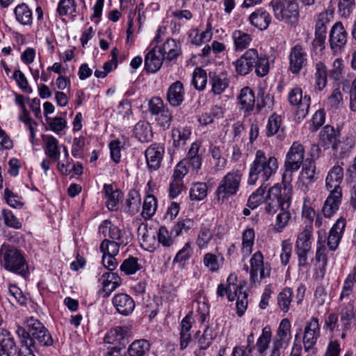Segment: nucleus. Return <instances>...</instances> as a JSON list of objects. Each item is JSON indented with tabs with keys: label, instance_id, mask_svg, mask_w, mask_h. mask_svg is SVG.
<instances>
[{
	"label": "nucleus",
	"instance_id": "nucleus-4",
	"mask_svg": "<svg viewBox=\"0 0 356 356\" xmlns=\"http://www.w3.org/2000/svg\"><path fill=\"white\" fill-rule=\"evenodd\" d=\"M278 169V161L273 156H267L262 150H257L255 158L250 165L248 183L255 185L258 180L265 183L275 174Z\"/></svg>",
	"mask_w": 356,
	"mask_h": 356
},
{
	"label": "nucleus",
	"instance_id": "nucleus-27",
	"mask_svg": "<svg viewBox=\"0 0 356 356\" xmlns=\"http://www.w3.org/2000/svg\"><path fill=\"white\" fill-rule=\"evenodd\" d=\"M340 321L343 331L350 329L351 323L355 318V310L353 301L343 304L339 311Z\"/></svg>",
	"mask_w": 356,
	"mask_h": 356
},
{
	"label": "nucleus",
	"instance_id": "nucleus-55",
	"mask_svg": "<svg viewBox=\"0 0 356 356\" xmlns=\"http://www.w3.org/2000/svg\"><path fill=\"white\" fill-rule=\"evenodd\" d=\"M207 186L204 183L193 184L190 191V197L192 200H202L207 195Z\"/></svg>",
	"mask_w": 356,
	"mask_h": 356
},
{
	"label": "nucleus",
	"instance_id": "nucleus-5",
	"mask_svg": "<svg viewBox=\"0 0 356 356\" xmlns=\"http://www.w3.org/2000/svg\"><path fill=\"white\" fill-rule=\"evenodd\" d=\"M99 232L105 238L100 246L107 252H119L121 247H125L129 242V236L124 229L119 228L109 220H104L99 227Z\"/></svg>",
	"mask_w": 356,
	"mask_h": 356
},
{
	"label": "nucleus",
	"instance_id": "nucleus-22",
	"mask_svg": "<svg viewBox=\"0 0 356 356\" xmlns=\"http://www.w3.org/2000/svg\"><path fill=\"white\" fill-rule=\"evenodd\" d=\"M325 203L323 204L322 211L325 217H332L338 210L342 200V193L337 191H330Z\"/></svg>",
	"mask_w": 356,
	"mask_h": 356
},
{
	"label": "nucleus",
	"instance_id": "nucleus-58",
	"mask_svg": "<svg viewBox=\"0 0 356 356\" xmlns=\"http://www.w3.org/2000/svg\"><path fill=\"white\" fill-rule=\"evenodd\" d=\"M193 220L189 218L179 220L172 227L171 230V234H174L175 236H178L183 232H187L193 227Z\"/></svg>",
	"mask_w": 356,
	"mask_h": 356
},
{
	"label": "nucleus",
	"instance_id": "nucleus-3",
	"mask_svg": "<svg viewBox=\"0 0 356 356\" xmlns=\"http://www.w3.org/2000/svg\"><path fill=\"white\" fill-rule=\"evenodd\" d=\"M233 65L237 74L243 76L248 74L254 67L257 75L263 77L268 73L270 68L268 57L259 54L254 48L248 49Z\"/></svg>",
	"mask_w": 356,
	"mask_h": 356
},
{
	"label": "nucleus",
	"instance_id": "nucleus-23",
	"mask_svg": "<svg viewBox=\"0 0 356 356\" xmlns=\"http://www.w3.org/2000/svg\"><path fill=\"white\" fill-rule=\"evenodd\" d=\"M166 97L171 106L174 107L180 106L184 99L183 83L179 81L172 83L168 89Z\"/></svg>",
	"mask_w": 356,
	"mask_h": 356
},
{
	"label": "nucleus",
	"instance_id": "nucleus-53",
	"mask_svg": "<svg viewBox=\"0 0 356 356\" xmlns=\"http://www.w3.org/2000/svg\"><path fill=\"white\" fill-rule=\"evenodd\" d=\"M267 188V186L264 184L257 188L248 198V206L251 209L257 207L264 200V195Z\"/></svg>",
	"mask_w": 356,
	"mask_h": 356
},
{
	"label": "nucleus",
	"instance_id": "nucleus-33",
	"mask_svg": "<svg viewBox=\"0 0 356 356\" xmlns=\"http://www.w3.org/2000/svg\"><path fill=\"white\" fill-rule=\"evenodd\" d=\"M301 178L307 184L314 182L316 179V168L313 159H307L302 164Z\"/></svg>",
	"mask_w": 356,
	"mask_h": 356
},
{
	"label": "nucleus",
	"instance_id": "nucleus-54",
	"mask_svg": "<svg viewBox=\"0 0 356 356\" xmlns=\"http://www.w3.org/2000/svg\"><path fill=\"white\" fill-rule=\"evenodd\" d=\"M1 216L4 224L7 227L16 229H20L22 227V222L11 211L8 209H3L1 211Z\"/></svg>",
	"mask_w": 356,
	"mask_h": 356
},
{
	"label": "nucleus",
	"instance_id": "nucleus-11",
	"mask_svg": "<svg viewBox=\"0 0 356 356\" xmlns=\"http://www.w3.org/2000/svg\"><path fill=\"white\" fill-rule=\"evenodd\" d=\"M290 104L297 106V115L298 118H304L308 113L310 106V97L305 95L302 96V90L300 88H294L288 95Z\"/></svg>",
	"mask_w": 356,
	"mask_h": 356
},
{
	"label": "nucleus",
	"instance_id": "nucleus-45",
	"mask_svg": "<svg viewBox=\"0 0 356 356\" xmlns=\"http://www.w3.org/2000/svg\"><path fill=\"white\" fill-rule=\"evenodd\" d=\"M271 330L268 326H266L262 330L261 336L258 338L256 346L259 354H264L268 348L271 340Z\"/></svg>",
	"mask_w": 356,
	"mask_h": 356
},
{
	"label": "nucleus",
	"instance_id": "nucleus-9",
	"mask_svg": "<svg viewBox=\"0 0 356 356\" xmlns=\"http://www.w3.org/2000/svg\"><path fill=\"white\" fill-rule=\"evenodd\" d=\"M241 178L242 174L238 170L228 172L224 176L216 191L218 200L224 202L235 195L239 189Z\"/></svg>",
	"mask_w": 356,
	"mask_h": 356
},
{
	"label": "nucleus",
	"instance_id": "nucleus-19",
	"mask_svg": "<svg viewBox=\"0 0 356 356\" xmlns=\"http://www.w3.org/2000/svg\"><path fill=\"white\" fill-rule=\"evenodd\" d=\"M343 179V170L339 165H334L328 172L325 179L326 188L330 191L342 193L341 183Z\"/></svg>",
	"mask_w": 356,
	"mask_h": 356
},
{
	"label": "nucleus",
	"instance_id": "nucleus-44",
	"mask_svg": "<svg viewBox=\"0 0 356 356\" xmlns=\"http://www.w3.org/2000/svg\"><path fill=\"white\" fill-rule=\"evenodd\" d=\"M293 296V290L291 288L286 287L277 296V303L280 309L284 312H287L289 310L290 305Z\"/></svg>",
	"mask_w": 356,
	"mask_h": 356
},
{
	"label": "nucleus",
	"instance_id": "nucleus-37",
	"mask_svg": "<svg viewBox=\"0 0 356 356\" xmlns=\"http://www.w3.org/2000/svg\"><path fill=\"white\" fill-rule=\"evenodd\" d=\"M191 135V129L188 127L174 128L172 130L173 144L175 147H179L186 144Z\"/></svg>",
	"mask_w": 356,
	"mask_h": 356
},
{
	"label": "nucleus",
	"instance_id": "nucleus-46",
	"mask_svg": "<svg viewBox=\"0 0 356 356\" xmlns=\"http://www.w3.org/2000/svg\"><path fill=\"white\" fill-rule=\"evenodd\" d=\"M327 72L324 63L318 62L316 64V87L322 90L327 84Z\"/></svg>",
	"mask_w": 356,
	"mask_h": 356
},
{
	"label": "nucleus",
	"instance_id": "nucleus-15",
	"mask_svg": "<svg viewBox=\"0 0 356 356\" xmlns=\"http://www.w3.org/2000/svg\"><path fill=\"white\" fill-rule=\"evenodd\" d=\"M330 47L334 53L341 51L347 42V33L341 22H337L330 33Z\"/></svg>",
	"mask_w": 356,
	"mask_h": 356
},
{
	"label": "nucleus",
	"instance_id": "nucleus-56",
	"mask_svg": "<svg viewBox=\"0 0 356 356\" xmlns=\"http://www.w3.org/2000/svg\"><path fill=\"white\" fill-rule=\"evenodd\" d=\"M99 250L101 252L103 253L102 257V264L104 266L108 269L109 270H113L117 267L118 263L115 259V256L119 253H112L109 252H107L106 250L104 248L102 249V247H99Z\"/></svg>",
	"mask_w": 356,
	"mask_h": 356
},
{
	"label": "nucleus",
	"instance_id": "nucleus-6",
	"mask_svg": "<svg viewBox=\"0 0 356 356\" xmlns=\"http://www.w3.org/2000/svg\"><path fill=\"white\" fill-rule=\"evenodd\" d=\"M0 262L8 271L26 277L29 274L28 264L21 251L16 248L3 245L0 249Z\"/></svg>",
	"mask_w": 356,
	"mask_h": 356
},
{
	"label": "nucleus",
	"instance_id": "nucleus-47",
	"mask_svg": "<svg viewBox=\"0 0 356 356\" xmlns=\"http://www.w3.org/2000/svg\"><path fill=\"white\" fill-rule=\"evenodd\" d=\"M142 268V266L138 263V259L134 257H129L124 260L120 266L121 271L126 275H132Z\"/></svg>",
	"mask_w": 356,
	"mask_h": 356
},
{
	"label": "nucleus",
	"instance_id": "nucleus-26",
	"mask_svg": "<svg viewBox=\"0 0 356 356\" xmlns=\"http://www.w3.org/2000/svg\"><path fill=\"white\" fill-rule=\"evenodd\" d=\"M250 23L254 27L266 30L271 22V16L263 8L257 9L249 16Z\"/></svg>",
	"mask_w": 356,
	"mask_h": 356
},
{
	"label": "nucleus",
	"instance_id": "nucleus-8",
	"mask_svg": "<svg viewBox=\"0 0 356 356\" xmlns=\"http://www.w3.org/2000/svg\"><path fill=\"white\" fill-rule=\"evenodd\" d=\"M305 148L298 142H293L288 151L284 161V172L282 175L283 186H291L293 172L297 171L304 163Z\"/></svg>",
	"mask_w": 356,
	"mask_h": 356
},
{
	"label": "nucleus",
	"instance_id": "nucleus-41",
	"mask_svg": "<svg viewBox=\"0 0 356 356\" xmlns=\"http://www.w3.org/2000/svg\"><path fill=\"white\" fill-rule=\"evenodd\" d=\"M318 239L317 242V249L316 252V259L318 262H322L323 266L327 264L326 247L324 245L326 238V232L324 229L318 232Z\"/></svg>",
	"mask_w": 356,
	"mask_h": 356
},
{
	"label": "nucleus",
	"instance_id": "nucleus-25",
	"mask_svg": "<svg viewBox=\"0 0 356 356\" xmlns=\"http://www.w3.org/2000/svg\"><path fill=\"white\" fill-rule=\"evenodd\" d=\"M100 281L102 284L104 297H108L122 284V280L118 275L111 272L104 273Z\"/></svg>",
	"mask_w": 356,
	"mask_h": 356
},
{
	"label": "nucleus",
	"instance_id": "nucleus-29",
	"mask_svg": "<svg viewBox=\"0 0 356 356\" xmlns=\"http://www.w3.org/2000/svg\"><path fill=\"white\" fill-rule=\"evenodd\" d=\"M339 137V131L330 125L325 126L319 134L320 142L325 148L336 147V143Z\"/></svg>",
	"mask_w": 356,
	"mask_h": 356
},
{
	"label": "nucleus",
	"instance_id": "nucleus-51",
	"mask_svg": "<svg viewBox=\"0 0 356 356\" xmlns=\"http://www.w3.org/2000/svg\"><path fill=\"white\" fill-rule=\"evenodd\" d=\"M156 209V200L154 195H147L144 202L143 206L142 215L145 218L152 217Z\"/></svg>",
	"mask_w": 356,
	"mask_h": 356
},
{
	"label": "nucleus",
	"instance_id": "nucleus-40",
	"mask_svg": "<svg viewBox=\"0 0 356 356\" xmlns=\"http://www.w3.org/2000/svg\"><path fill=\"white\" fill-rule=\"evenodd\" d=\"M232 38L236 51H242L246 49L252 41V37L250 34L240 30L234 31Z\"/></svg>",
	"mask_w": 356,
	"mask_h": 356
},
{
	"label": "nucleus",
	"instance_id": "nucleus-57",
	"mask_svg": "<svg viewBox=\"0 0 356 356\" xmlns=\"http://www.w3.org/2000/svg\"><path fill=\"white\" fill-rule=\"evenodd\" d=\"M4 199L7 204L13 208L20 209L24 206L22 197L13 193L8 188L4 190Z\"/></svg>",
	"mask_w": 356,
	"mask_h": 356
},
{
	"label": "nucleus",
	"instance_id": "nucleus-10",
	"mask_svg": "<svg viewBox=\"0 0 356 356\" xmlns=\"http://www.w3.org/2000/svg\"><path fill=\"white\" fill-rule=\"evenodd\" d=\"M312 225H308L298 236L295 248L299 266H305L307 263V254L312 248Z\"/></svg>",
	"mask_w": 356,
	"mask_h": 356
},
{
	"label": "nucleus",
	"instance_id": "nucleus-42",
	"mask_svg": "<svg viewBox=\"0 0 356 356\" xmlns=\"http://www.w3.org/2000/svg\"><path fill=\"white\" fill-rule=\"evenodd\" d=\"M15 14L17 20L22 24L29 25L32 23V12L26 4L18 5L15 8Z\"/></svg>",
	"mask_w": 356,
	"mask_h": 356
},
{
	"label": "nucleus",
	"instance_id": "nucleus-61",
	"mask_svg": "<svg viewBox=\"0 0 356 356\" xmlns=\"http://www.w3.org/2000/svg\"><path fill=\"white\" fill-rule=\"evenodd\" d=\"M76 4L74 0H60L57 11L60 15H71L75 11Z\"/></svg>",
	"mask_w": 356,
	"mask_h": 356
},
{
	"label": "nucleus",
	"instance_id": "nucleus-36",
	"mask_svg": "<svg viewBox=\"0 0 356 356\" xmlns=\"http://www.w3.org/2000/svg\"><path fill=\"white\" fill-rule=\"evenodd\" d=\"M104 193L107 197L106 202L108 209L115 210L121 197V191L118 189L114 190L111 184H104Z\"/></svg>",
	"mask_w": 356,
	"mask_h": 356
},
{
	"label": "nucleus",
	"instance_id": "nucleus-59",
	"mask_svg": "<svg viewBox=\"0 0 356 356\" xmlns=\"http://www.w3.org/2000/svg\"><path fill=\"white\" fill-rule=\"evenodd\" d=\"M157 124L163 129H168L171 125L172 121V115L167 108L163 111L161 113L156 115L155 118Z\"/></svg>",
	"mask_w": 356,
	"mask_h": 356
},
{
	"label": "nucleus",
	"instance_id": "nucleus-7",
	"mask_svg": "<svg viewBox=\"0 0 356 356\" xmlns=\"http://www.w3.org/2000/svg\"><path fill=\"white\" fill-rule=\"evenodd\" d=\"M275 18L291 26H296L299 21V8L296 0H272Z\"/></svg>",
	"mask_w": 356,
	"mask_h": 356
},
{
	"label": "nucleus",
	"instance_id": "nucleus-49",
	"mask_svg": "<svg viewBox=\"0 0 356 356\" xmlns=\"http://www.w3.org/2000/svg\"><path fill=\"white\" fill-rule=\"evenodd\" d=\"M254 231L252 228L245 229L243 233L242 250L245 254H250L254 241Z\"/></svg>",
	"mask_w": 356,
	"mask_h": 356
},
{
	"label": "nucleus",
	"instance_id": "nucleus-48",
	"mask_svg": "<svg viewBox=\"0 0 356 356\" xmlns=\"http://www.w3.org/2000/svg\"><path fill=\"white\" fill-rule=\"evenodd\" d=\"M243 286L241 283L239 284L238 291L236 296V309L237 314L238 316H242L248 306V293L245 291H243Z\"/></svg>",
	"mask_w": 356,
	"mask_h": 356
},
{
	"label": "nucleus",
	"instance_id": "nucleus-20",
	"mask_svg": "<svg viewBox=\"0 0 356 356\" xmlns=\"http://www.w3.org/2000/svg\"><path fill=\"white\" fill-rule=\"evenodd\" d=\"M131 337V328L128 326H119L111 330L105 337V341L110 343H119L124 348Z\"/></svg>",
	"mask_w": 356,
	"mask_h": 356
},
{
	"label": "nucleus",
	"instance_id": "nucleus-14",
	"mask_svg": "<svg viewBox=\"0 0 356 356\" xmlns=\"http://www.w3.org/2000/svg\"><path fill=\"white\" fill-rule=\"evenodd\" d=\"M320 337L318 319L313 317L306 324L304 330L303 344L306 352L312 349Z\"/></svg>",
	"mask_w": 356,
	"mask_h": 356
},
{
	"label": "nucleus",
	"instance_id": "nucleus-43",
	"mask_svg": "<svg viewBox=\"0 0 356 356\" xmlns=\"http://www.w3.org/2000/svg\"><path fill=\"white\" fill-rule=\"evenodd\" d=\"M355 143V137L352 135L346 136L340 140L339 138L336 143V147H333L332 150L339 154H343L349 151L354 147Z\"/></svg>",
	"mask_w": 356,
	"mask_h": 356
},
{
	"label": "nucleus",
	"instance_id": "nucleus-24",
	"mask_svg": "<svg viewBox=\"0 0 356 356\" xmlns=\"http://www.w3.org/2000/svg\"><path fill=\"white\" fill-rule=\"evenodd\" d=\"M15 350L14 337L8 330L0 328V356H11Z\"/></svg>",
	"mask_w": 356,
	"mask_h": 356
},
{
	"label": "nucleus",
	"instance_id": "nucleus-21",
	"mask_svg": "<svg viewBox=\"0 0 356 356\" xmlns=\"http://www.w3.org/2000/svg\"><path fill=\"white\" fill-rule=\"evenodd\" d=\"M163 54L156 47L149 51L145 57V69L147 72L154 73L162 66Z\"/></svg>",
	"mask_w": 356,
	"mask_h": 356
},
{
	"label": "nucleus",
	"instance_id": "nucleus-30",
	"mask_svg": "<svg viewBox=\"0 0 356 356\" xmlns=\"http://www.w3.org/2000/svg\"><path fill=\"white\" fill-rule=\"evenodd\" d=\"M209 76L212 87L211 91L215 95L222 94L228 87L229 80L226 73L222 72L217 74L215 72H210Z\"/></svg>",
	"mask_w": 356,
	"mask_h": 356
},
{
	"label": "nucleus",
	"instance_id": "nucleus-18",
	"mask_svg": "<svg viewBox=\"0 0 356 356\" xmlns=\"http://www.w3.org/2000/svg\"><path fill=\"white\" fill-rule=\"evenodd\" d=\"M346 225V219L341 217L336 221L330 230L329 236L327 238V243L330 250L334 251L338 248L342 238Z\"/></svg>",
	"mask_w": 356,
	"mask_h": 356
},
{
	"label": "nucleus",
	"instance_id": "nucleus-2",
	"mask_svg": "<svg viewBox=\"0 0 356 356\" xmlns=\"http://www.w3.org/2000/svg\"><path fill=\"white\" fill-rule=\"evenodd\" d=\"M19 339H22L35 349L41 350L53 345L54 340L47 328L38 319L33 317L26 320V329L21 325L17 326L15 331Z\"/></svg>",
	"mask_w": 356,
	"mask_h": 356
},
{
	"label": "nucleus",
	"instance_id": "nucleus-60",
	"mask_svg": "<svg viewBox=\"0 0 356 356\" xmlns=\"http://www.w3.org/2000/svg\"><path fill=\"white\" fill-rule=\"evenodd\" d=\"M213 236L211 229L206 227L202 226L197 236V245L200 249L207 248L208 243Z\"/></svg>",
	"mask_w": 356,
	"mask_h": 356
},
{
	"label": "nucleus",
	"instance_id": "nucleus-1",
	"mask_svg": "<svg viewBox=\"0 0 356 356\" xmlns=\"http://www.w3.org/2000/svg\"><path fill=\"white\" fill-rule=\"evenodd\" d=\"M291 192V186H282L277 184L268 190L266 197L268 212H270L275 208L280 209V212L277 215L275 224V229L278 232L282 231L291 218V214L287 209L290 206Z\"/></svg>",
	"mask_w": 356,
	"mask_h": 356
},
{
	"label": "nucleus",
	"instance_id": "nucleus-17",
	"mask_svg": "<svg viewBox=\"0 0 356 356\" xmlns=\"http://www.w3.org/2000/svg\"><path fill=\"white\" fill-rule=\"evenodd\" d=\"M164 147L158 144L150 145L145 151V159L149 170H158L163 160Z\"/></svg>",
	"mask_w": 356,
	"mask_h": 356
},
{
	"label": "nucleus",
	"instance_id": "nucleus-52",
	"mask_svg": "<svg viewBox=\"0 0 356 356\" xmlns=\"http://www.w3.org/2000/svg\"><path fill=\"white\" fill-rule=\"evenodd\" d=\"M207 82L206 71L202 68H196L193 74L192 83L196 89L202 90L204 89Z\"/></svg>",
	"mask_w": 356,
	"mask_h": 356
},
{
	"label": "nucleus",
	"instance_id": "nucleus-35",
	"mask_svg": "<svg viewBox=\"0 0 356 356\" xmlns=\"http://www.w3.org/2000/svg\"><path fill=\"white\" fill-rule=\"evenodd\" d=\"M161 51L163 56L166 55V58L169 60L176 59L177 57L181 54L180 46L173 39H168L162 47L158 49Z\"/></svg>",
	"mask_w": 356,
	"mask_h": 356
},
{
	"label": "nucleus",
	"instance_id": "nucleus-64",
	"mask_svg": "<svg viewBox=\"0 0 356 356\" xmlns=\"http://www.w3.org/2000/svg\"><path fill=\"white\" fill-rule=\"evenodd\" d=\"M166 108L167 107L164 105L163 101L159 97H152L149 102V112L155 116Z\"/></svg>",
	"mask_w": 356,
	"mask_h": 356
},
{
	"label": "nucleus",
	"instance_id": "nucleus-39",
	"mask_svg": "<svg viewBox=\"0 0 356 356\" xmlns=\"http://www.w3.org/2000/svg\"><path fill=\"white\" fill-rule=\"evenodd\" d=\"M238 99L245 111H252L255 98L253 91L250 88L245 87L241 90Z\"/></svg>",
	"mask_w": 356,
	"mask_h": 356
},
{
	"label": "nucleus",
	"instance_id": "nucleus-28",
	"mask_svg": "<svg viewBox=\"0 0 356 356\" xmlns=\"http://www.w3.org/2000/svg\"><path fill=\"white\" fill-rule=\"evenodd\" d=\"M236 280V276L231 274L227 278V286H225L223 284L218 285L217 289V294L220 297H223L225 295L229 301H234L236 298L237 291L239 290V284H236L234 282Z\"/></svg>",
	"mask_w": 356,
	"mask_h": 356
},
{
	"label": "nucleus",
	"instance_id": "nucleus-16",
	"mask_svg": "<svg viewBox=\"0 0 356 356\" xmlns=\"http://www.w3.org/2000/svg\"><path fill=\"white\" fill-rule=\"evenodd\" d=\"M112 304L116 311L123 316L131 314L135 308L134 299L128 294L120 293L112 298Z\"/></svg>",
	"mask_w": 356,
	"mask_h": 356
},
{
	"label": "nucleus",
	"instance_id": "nucleus-50",
	"mask_svg": "<svg viewBox=\"0 0 356 356\" xmlns=\"http://www.w3.org/2000/svg\"><path fill=\"white\" fill-rule=\"evenodd\" d=\"M216 337L213 330L207 327L204 332L199 337L197 340L198 346L201 350L207 349L212 343Z\"/></svg>",
	"mask_w": 356,
	"mask_h": 356
},
{
	"label": "nucleus",
	"instance_id": "nucleus-38",
	"mask_svg": "<svg viewBox=\"0 0 356 356\" xmlns=\"http://www.w3.org/2000/svg\"><path fill=\"white\" fill-rule=\"evenodd\" d=\"M150 343L145 339L135 340L129 346L128 353L129 356H144L149 351Z\"/></svg>",
	"mask_w": 356,
	"mask_h": 356
},
{
	"label": "nucleus",
	"instance_id": "nucleus-13",
	"mask_svg": "<svg viewBox=\"0 0 356 356\" xmlns=\"http://www.w3.org/2000/svg\"><path fill=\"white\" fill-rule=\"evenodd\" d=\"M307 63V54L300 44H296L291 49L289 53V70L293 74H298Z\"/></svg>",
	"mask_w": 356,
	"mask_h": 356
},
{
	"label": "nucleus",
	"instance_id": "nucleus-32",
	"mask_svg": "<svg viewBox=\"0 0 356 356\" xmlns=\"http://www.w3.org/2000/svg\"><path fill=\"white\" fill-rule=\"evenodd\" d=\"M134 134L141 143H147L153 137L152 127L149 123L145 121H140L135 125Z\"/></svg>",
	"mask_w": 356,
	"mask_h": 356
},
{
	"label": "nucleus",
	"instance_id": "nucleus-31",
	"mask_svg": "<svg viewBox=\"0 0 356 356\" xmlns=\"http://www.w3.org/2000/svg\"><path fill=\"white\" fill-rule=\"evenodd\" d=\"M43 140L45 154L52 161H58L60 154L58 140L53 136H44Z\"/></svg>",
	"mask_w": 356,
	"mask_h": 356
},
{
	"label": "nucleus",
	"instance_id": "nucleus-34",
	"mask_svg": "<svg viewBox=\"0 0 356 356\" xmlns=\"http://www.w3.org/2000/svg\"><path fill=\"white\" fill-rule=\"evenodd\" d=\"M332 18V13L327 10L322 12L318 15L316 23L315 31L316 37L320 40H323L325 38L327 25L330 23Z\"/></svg>",
	"mask_w": 356,
	"mask_h": 356
},
{
	"label": "nucleus",
	"instance_id": "nucleus-12",
	"mask_svg": "<svg viewBox=\"0 0 356 356\" xmlns=\"http://www.w3.org/2000/svg\"><path fill=\"white\" fill-rule=\"evenodd\" d=\"M250 280L255 282L257 280L258 272L259 271L260 277L265 278L270 275V267L268 264H264V256L260 251L256 252L250 260Z\"/></svg>",
	"mask_w": 356,
	"mask_h": 356
},
{
	"label": "nucleus",
	"instance_id": "nucleus-63",
	"mask_svg": "<svg viewBox=\"0 0 356 356\" xmlns=\"http://www.w3.org/2000/svg\"><path fill=\"white\" fill-rule=\"evenodd\" d=\"M275 337L291 340V323L287 318L282 320Z\"/></svg>",
	"mask_w": 356,
	"mask_h": 356
},
{
	"label": "nucleus",
	"instance_id": "nucleus-62",
	"mask_svg": "<svg viewBox=\"0 0 356 356\" xmlns=\"http://www.w3.org/2000/svg\"><path fill=\"white\" fill-rule=\"evenodd\" d=\"M281 117L275 113L271 115L267 124V135L273 136L278 132L281 125Z\"/></svg>",
	"mask_w": 356,
	"mask_h": 356
}]
</instances>
